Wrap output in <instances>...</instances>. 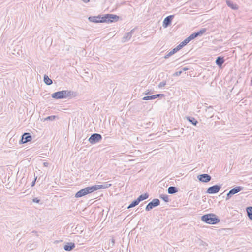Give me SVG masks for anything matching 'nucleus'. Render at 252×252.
<instances>
[{
    "instance_id": "a878e982",
    "label": "nucleus",
    "mask_w": 252,
    "mask_h": 252,
    "mask_svg": "<svg viewBox=\"0 0 252 252\" xmlns=\"http://www.w3.org/2000/svg\"><path fill=\"white\" fill-rule=\"evenodd\" d=\"M160 198L163 200L165 202H168L169 201V198L167 195L162 194L160 195Z\"/></svg>"
},
{
    "instance_id": "9d476101",
    "label": "nucleus",
    "mask_w": 252,
    "mask_h": 252,
    "mask_svg": "<svg viewBox=\"0 0 252 252\" xmlns=\"http://www.w3.org/2000/svg\"><path fill=\"white\" fill-rule=\"evenodd\" d=\"M32 140V136L29 133H24L21 137V141L22 143H25L31 141Z\"/></svg>"
},
{
    "instance_id": "4c0bfd02",
    "label": "nucleus",
    "mask_w": 252,
    "mask_h": 252,
    "mask_svg": "<svg viewBox=\"0 0 252 252\" xmlns=\"http://www.w3.org/2000/svg\"><path fill=\"white\" fill-rule=\"evenodd\" d=\"M188 37L189 38V39H190V41L192 40V39H194V38L192 34L190 36H189Z\"/></svg>"
},
{
    "instance_id": "b1692460",
    "label": "nucleus",
    "mask_w": 252,
    "mask_h": 252,
    "mask_svg": "<svg viewBox=\"0 0 252 252\" xmlns=\"http://www.w3.org/2000/svg\"><path fill=\"white\" fill-rule=\"evenodd\" d=\"M190 41L189 38L188 37L187 38H186L184 41L181 42L180 43V45L182 46V47L185 46L186 45H187L188 43H189Z\"/></svg>"
},
{
    "instance_id": "9b49d317",
    "label": "nucleus",
    "mask_w": 252,
    "mask_h": 252,
    "mask_svg": "<svg viewBox=\"0 0 252 252\" xmlns=\"http://www.w3.org/2000/svg\"><path fill=\"white\" fill-rule=\"evenodd\" d=\"M111 186V184H109L108 182L104 183L102 185H96L93 186L94 191L100 189H106Z\"/></svg>"
},
{
    "instance_id": "e433bc0d",
    "label": "nucleus",
    "mask_w": 252,
    "mask_h": 252,
    "mask_svg": "<svg viewBox=\"0 0 252 252\" xmlns=\"http://www.w3.org/2000/svg\"><path fill=\"white\" fill-rule=\"evenodd\" d=\"M114 244H115V240L113 238H112L111 240V244L112 246H114Z\"/></svg>"
},
{
    "instance_id": "5701e85b",
    "label": "nucleus",
    "mask_w": 252,
    "mask_h": 252,
    "mask_svg": "<svg viewBox=\"0 0 252 252\" xmlns=\"http://www.w3.org/2000/svg\"><path fill=\"white\" fill-rule=\"evenodd\" d=\"M247 212L249 219L252 220V207H249L247 208Z\"/></svg>"
},
{
    "instance_id": "c756f323",
    "label": "nucleus",
    "mask_w": 252,
    "mask_h": 252,
    "mask_svg": "<svg viewBox=\"0 0 252 252\" xmlns=\"http://www.w3.org/2000/svg\"><path fill=\"white\" fill-rule=\"evenodd\" d=\"M182 73V71H177L176 72H175L174 74H173V76H180Z\"/></svg>"
},
{
    "instance_id": "c9c22d12",
    "label": "nucleus",
    "mask_w": 252,
    "mask_h": 252,
    "mask_svg": "<svg viewBox=\"0 0 252 252\" xmlns=\"http://www.w3.org/2000/svg\"><path fill=\"white\" fill-rule=\"evenodd\" d=\"M145 95H148L149 94H150V92L149 90H147L145 92V93H143Z\"/></svg>"
},
{
    "instance_id": "412c9836",
    "label": "nucleus",
    "mask_w": 252,
    "mask_h": 252,
    "mask_svg": "<svg viewBox=\"0 0 252 252\" xmlns=\"http://www.w3.org/2000/svg\"><path fill=\"white\" fill-rule=\"evenodd\" d=\"M44 81L47 85H51L53 83L52 80L46 75L44 76Z\"/></svg>"
},
{
    "instance_id": "f8f14e48",
    "label": "nucleus",
    "mask_w": 252,
    "mask_h": 252,
    "mask_svg": "<svg viewBox=\"0 0 252 252\" xmlns=\"http://www.w3.org/2000/svg\"><path fill=\"white\" fill-rule=\"evenodd\" d=\"M89 21L94 23H103L102 17L98 16H90L88 18Z\"/></svg>"
},
{
    "instance_id": "72a5a7b5",
    "label": "nucleus",
    "mask_w": 252,
    "mask_h": 252,
    "mask_svg": "<svg viewBox=\"0 0 252 252\" xmlns=\"http://www.w3.org/2000/svg\"><path fill=\"white\" fill-rule=\"evenodd\" d=\"M55 116H50L47 117L46 118V120H53L54 119H55Z\"/></svg>"
},
{
    "instance_id": "f3484780",
    "label": "nucleus",
    "mask_w": 252,
    "mask_h": 252,
    "mask_svg": "<svg viewBox=\"0 0 252 252\" xmlns=\"http://www.w3.org/2000/svg\"><path fill=\"white\" fill-rule=\"evenodd\" d=\"M226 3L227 5L231 8L232 9L236 10L238 9V6L236 4H234L232 1L230 0H226Z\"/></svg>"
},
{
    "instance_id": "4468645a",
    "label": "nucleus",
    "mask_w": 252,
    "mask_h": 252,
    "mask_svg": "<svg viewBox=\"0 0 252 252\" xmlns=\"http://www.w3.org/2000/svg\"><path fill=\"white\" fill-rule=\"evenodd\" d=\"M75 247V244L72 242H67L63 246L64 249L66 251L72 250Z\"/></svg>"
},
{
    "instance_id": "2eb2a0df",
    "label": "nucleus",
    "mask_w": 252,
    "mask_h": 252,
    "mask_svg": "<svg viewBox=\"0 0 252 252\" xmlns=\"http://www.w3.org/2000/svg\"><path fill=\"white\" fill-rule=\"evenodd\" d=\"M224 61L225 60L223 57L219 56L217 58L215 62L218 66H219L220 67H221L222 64H223Z\"/></svg>"
},
{
    "instance_id": "aec40b11",
    "label": "nucleus",
    "mask_w": 252,
    "mask_h": 252,
    "mask_svg": "<svg viewBox=\"0 0 252 252\" xmlns=\"http://www.w3.org/2000/svg\"><path fill=\"white\" fill-rule=\"evenodd\" d=\"M187 119L194 126H196L198 123V121L193 117H187Z\"/></svg>"
},
{
    "instance_id": "6e6552de",
    "label": "nucleus",
    "mask_w": 252,
    "mask_h": 252,
    "mask_svg": "<svg viewBox=\"0 0 252 252\" xmlns=\"http://www.w3.org/2000/svg\"><path fill=\"white\" fill-rule=\"evenodd\" d=\"M198 180L202 182L207 183L209 182L211 179L210 175L207 174H202L199 175L197 176Z\"/></svg>"
},
{
    "instance_id": "7ed1b4c3",
    "label": "nucleus",
    "mask_w": 252,
    "mask_h": 252,
    "mask_svg": "<svg viewBox=\"0 0 252 252\" xmlns=\"http://www.w3.org/2000/svg\"><path fill=\"white\" fill-rule=\"evenodd\" d=\"M94 191V187H87L78 191L75 194V197L79 198Z\"/></svg>"
},
{
    "instance_id": "a19ab883",
    "label": "nucleus",
    "mask_w": 252,
    "mask_h": 252,
    "mask_svg": "<svg viewBox=\"0 0 252 252\" xmlns=\"http://www.w3.org/2000/svg\"><path fill=\"white\" fill-rule=\"evenodd\" d=\"M49 165V163L48 162H44L43 163V165L45 167H47Z\"/></svg>"
},
{
    "instance_id": "393cba45",
    "label": "nucleus",
    "mask_w": 252,
    "mask_h": 252,
    "mask_svg": "<svg viewBox=\"0 0 252 252\" xmlns=\"http://www.w3.org/2000/svg\"><path fill=\"white\" fill-rule=\"evenodd\" d=\"M206 28H202L199 31H197L196 32L197 33L198 36H200L202 35L206 32Z\"/></svg>"
},
{
    "instance_id": "473e14b6",
    "label": "nucleus",
    "mask_w": 252,
    "mask_h": 252,
    "mask_svg": "<svg viewBox=\"0 0 252 252\" xmlns=\"http://www.w3.org/2000/svg\"><path fill=\"white\" fill-rule=\"evenodd\" d=\"M164 94H154V98L155 99H156L158 97H159L160 96H164Z\"/></svg>"
},
{
    "instance_id": "4be33fe9",
    "label": "nucleus",
    "mask_w": 252,
    "mask_h": 252,
    "mask_svg": "<svg viewBox=\"0 0 252 252\" xmlns=\"http://www.w3.org/2000/svg\"><path fill=\"white\" fill-rule=\"evenodd\" d=\"M139 203V201L137 200V199H136V200H135L133 201H132L129 205V206H128L127 208L129 209V208H133V207L136 206V205H137Z\"/></svg>"
},
{
    "instance_id": "7c9ffc66",
    "label": "nucleus",
    "mask_w": 252,
    "mask_h": 252,
    "mask_svg": "<svg viewBox=\"0 0 252 252\" xmlns=\"http://www.w3.org/2000/svg\"><path fill=\"white\" fill-rule=\"evenodd\" d=\"M173 54L172 53L171 51L169 52L167 54H166L164 57V58L165 59H168V58H169V57H170L171 56L173 55Z\"/></svg>"
},
{
    "instance_id": "cd10ccee",
    "label": "nucleus",
    "mask_w": 252,
    "mask_h": 252,
    "mask_svg": "<svg viewBox=\"0 0 252 252\" xmlns=\"http://www.w3.org/2000/svg\"><path fill=\"white\" fill-rule=\"evenodd\" d=\"M154 97H154V95H151V96H144L142 99L144 100H153V99H155Z\"/></svg>"
},
{
    "instance_id": "f704fd0d",
    "label": "nucleus",
    "mask_w": 252,
    "mask_h": 252,
    "mask_svg": "<svg viewBox=\"0 0 252 252\" xmlns=\"http://www.w3.org/2000/svg\"><path fill=\"white\" fill-rule=\"evenodd\" d=\"M32 201H33V202H35V203H39L40 200L38 198H34L33 199Z\"/></svg>"
},
{
    "instance_id": "0eeeda50",
    "label": "nucleus",
    "mask_w": 252,
    "mask_h": 252,
    "mask_svg": "<svg viewBox=\"0 0 252 252\" xmlns=\"http://www.w3.org/2000/svg\"><path fill=\"white\" fill-rule=\"evenodd\" d=\"M221 188V185H216L208 188L207 193L209 194H215L218 193Z\"/></svg>"
},
{
    "instance_id": "79ce46f5",
    "label": "nucleus",
    "mask_w": 252,
    "mask_h": 252,
    "mask_svg": "<svg viewBox=\"0 0 252 252\" xmlns=\"http://www.w3.org/2000/svg\"><path fill=\"white\" fill-rule=\"evenodd\" d=\"M35 180H36V179L32 182V186H33L34 185L35 183Z\"/></svg>"
},
{
    "instance_id": "f03ea898",
    "label": "nucleus",
    "mask_w": 252,
    "mask_h": 252,
    "mask_svg": "<svg viewBox=\"0 0 252 252\" xmlns=\"http://www.w3.org/2000/svg\"><path fill=\"white\" fill-rule=\"evenodd\" d=\"M201 220L208 224H215L220 221V219L214 214H208L201 217Z\"/></svg>"
},
{
    "instance_id": "ddd939ff",
    "label": "nucleus",
    "mask_w": 252,
    "mask_h": 252,
    "mask_svg": "<svg viewBox=\"0 0 252 252\" xmlns=\"http://www.w3.org/2000/svg\"><path fill=\"white\" fill-rule=\"evenodd\" d=\"M134 29L131 30L129 32L126 33L122 38V42H125L128 41L132 37Z\"/></svg>"
},
{
    "instance_id": "2f4dec72",
    "label": "nucleus",
    "mask_w": 252,
    "mask_h": 252,
    "mask_svg": "<svg viewBox=\"0 0 252 252\" xmlns=\"http://www.w3.org/2000/svg\"><path fill=\"white\" fill-rule=\"evenodd\" d=\"M232 195H233L229 191V192L227 194V196H226V200H229L231 197V196Z\"/></svg>"
},
{
    "instance_id": "423d86ee",
    "label": "nucleus",
    "mask_w": 252,
    "mask_h": 252,
    "mask_svg": "<svg viewBox=\"0 0 252 252\" xmlns=\"http://www.w3.org/2000/svg\"><path fill=\"white\" fill-rule=\"evenodd\" d=\"M160 204V201L158 199H154L152 201L149 202L146 206L145 210L149 211L153 208L158 206Z\"/></svg>"
},
{
    "instance_id": "37998d69",
    "label": "nucleus",
    "mask_w": 252,
    "mask_h": 252,
    "mask_svg": "<svg viewBox=\"0 0 252 252\" xmlns=\"http://www.w3.org/2000/svg\"><path fill=\"white\" fill-rule=\"evenodd\" d=\"M83 2H85V3H87L89 1V0H82Z\"/></svg>"
},
{
    "instance_id": "c85d7f7f",
    "label": "nucleus",
    "mask_w": 252,
    "mask_h": 252,
    "mask_svg": "<svg viewBox=\"0 0 252 252\" xmlns=\"http://www.w3.org/2000/svg\"><path fill=\"white\" fill-rule=\"evenodd\" d=\"M166 81H162L161 82L159 85H158V88H162V87H164L166 85Z\"/></svg>"
},
{
    "instance_id": "a211bd4d",
    "label": "nucleus",
    "mask_w": 252,
    "mask_h": 252,
    "mask_svg": "<svg viewBox=\"0 0 252 252\" xmlns=\"http://www.w3.org/2000/svg\"><path fill=\"white\" fill-rule=\"evenodd\" d=\"M177 192H178V189L175 187L170 186L168 188V193L169 194H174Z\"/></svg>"
},
{
    "instance_id": "ea45409f",
    "label": "nucleus",
    "mask_w": 252,
    "mask_h": 252,
    "mask_svg": "<svg viewBox=\"0 0 252 252\" xmlns=\"http://www.w3.org/2000/svg\"><path fill=\"white\" fill-rule=\"evenodd\" d=\"M188 70V68H187L186 67H185L182 68L181 71H182V72H183V71H187Z\"/></svg>"
},
{
    "instance_id": "6ab92c4d",
    "label": "nucleus",
    "mask_w": 252,
    "mask_h": 252,
    "mask_svg": "<svg viewBox=\"0 0 252 252\" xmlns=\"http://www.w3.org/2000/svg\"><path fill=\"white\" fill-rule=\"evenodd\" d=\"M148 197L149 194L147 193H145L144 194L140 195L137 199L140 202L141 201L147 199Z\"/></svg>"
},
{
    "instance_id": "39448f33",
    "label": "nucleus",
    "mask_w": 252,
    "mask_h": 252,
    "mask_svg": "<svg viewBox=\"0 0 252 252\" xmlns=\"http://www.w3.org/2000/svg\"><path fill=\"white\" fill-rule=\"evenodd\" d=\"M102 136L98 133H94L89 138L88 141L92 144H94L100 141L102 139Z\"/></svg>"
},
{
    "instance_id": "dca6fc26",
    "label": "nucleus",
    "mask_w": 252,
    "mask_h": 252,
    "mask_svg": "<svg viewBox=\"0 0 252 252\" xmlns=\"http://www.w3.org/2000/svg\"><path fill=\"white\" fill-rule=\"evenodd\" d=\"M243 189V187H241V186H237V187L233 188L232 189H231L230 190V191L232 194V195H234V194L240 192V191L242 190Z\"/></svg>"
},
{
    "instance_id": "1a4fd4ad",
    "label": "nucleus",
    "mask_w": 252,
    "mask_h": 252,
    "mask_svg": "<svg viewBox=\"0 0 252 252\" xmlns=\"http://www.w3.org/2000/svg\"><path fill=\"white\" fill-rule=\"evenodd\" d=\"M173 18L174 15H169L166 17L163 20L162 25L163 27L164 28H167L170 26L171 24V22Z\"/></svg>"
},
{
    "instance_id": "bb28decb",
    "label": "nucleus",
    "mask_w": 252,
    "mask_h": 252,
    "mask_svg": "<svg viewBox=\"0 0 252 252\" xmlns=\"http://www.w3.org/2000/svg\"><path fill=\"white\" fill-rule=\"evenodd\" d=\"M182 46L179 44L176 47L174 48L172 51V53L174 54L177 52H178L179 50L182 48Z\"/></svg>"
},
{
    "instance_id": "58836bf2",
    "label": "nucleus",
    "mask_w": 252,
    "mask_h": 252,
    "mask_svg": "<svg viewBox=\"0 0 252 252\" xmlns=\"http://www.w3.org/2000/svg\"><path fill=\"white\" fill-rule=\"evenodd\" d=\"M192 34L193 35V36L194 38H195L196 37H198L197 33L196 32L192 33Z\"/></svg>"
},
{
    "instance_id": "f257e3e1",
    "label": "nucleus",
    "mask_w": 252,
    "mask_h": 252,
    "mask_svg": "<svg viewBox=\"0 0 252 252\" xmlns=\"http://www.w3.org/2000/svg\"><path fill=\"white\" fill-rule=\"evenodd\" d=\"M74 92L70 90L58 91L52 94V97L56 99H64L73 95Z\"/></svg>"
},
{
    "instance_id": "20e7f679",
    "label": "nucleus",
    "mask_w": 252,
    "mask_h": 252,
    "mask_svg": "<svg viewBox=\"0 0 252 252\" xmlns=\"http://www.w3.org/2000/svg\"><path fill=\"white\" fill-rule=\"evenodd\" d=\"M119 19V17L116 15L108 14L102 17V21L103 22L112 23L116 22Z\"/></svg>"
}]
</instances>
